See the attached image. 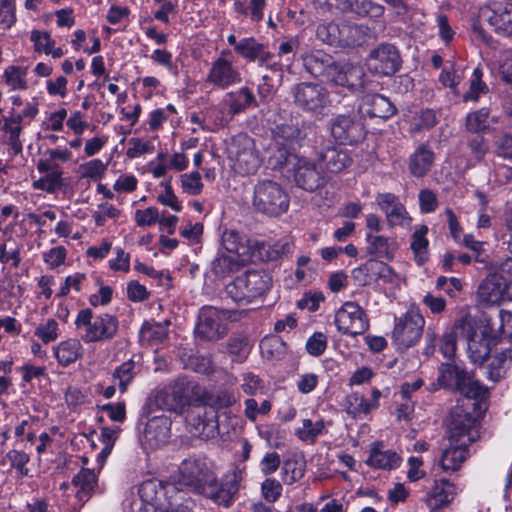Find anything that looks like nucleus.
Returning <instances> with one entry per match:
<instances>
[{
  "label": "nucleus",
  "instance_id": "obj_1",
  "mask_svg": "<svg viewBox=\"0 0 512 512\" xmlns=\"http://www.w3.org/2000/svg\"><path fill=\"white\" fill-rule=\"evenodd\" d=\"M201 401L203 407L197 413H191L187 417V423L194 436L208 440L219 434L218 412L232 407L237 402V398L232 391L216 389L205 391Z\"/></svg>",
  "mask_w": 512,
  "mask_h": 512
},
{
  "label": "nucleus",
  "instance_id": "obj_2",
  "mask_svg": "<svg viewBox=\"0 0 512 512\" xmlns=\"http://www.w3.org/2000/svg\"><path fill=\"white\" fill-rule=\"evenodd\" d=\"M307 71L315 77L356 90L363 87L364 70L354 63L337 64L332 56L322 51H315L303 59Z\"/></svg>",
  "mask_w": 512,
  "mask_h": 512
},
{
  "label": "nucleus",
  "instance_id": "obj_3",
  "mask_svg": "<svg viewBox=\"0 0 512 512\" xmlns=\"http://www.w3.org/2000/svg\"><path fill=\"white\" fill-rule=\"evenodd\" d=\"M472 417L457 415L449 427V446L441 454L440 466L444 471H456L468 456L467 443L472 440Z\"/></svg>",
  "mask_w": 512,
  "mask_h": 512
},
{
  "label": "nucleus",
  "instance_id": "obj_4",
  "mask_svg": "<svg viewBox=\"0 0 512 512\" xmlns=\"http://www.w3.org/2000/svg\"><path fill=\"white\" fill-rule=\"evenodd\" d=\"M74 324L84 343L110 341L119 329L116 316L109 313L94 316L89 308L81 309L77 313Z\"/></svg>",
  "mask_w": 512,
  "mask_h": 512
},
{
  "label": "nucleus",
  "instance_id": "obj_5",
  "mask_svg": "<svg viewBox=\"0 0 512 512\" xmlns=\"http://www.w3.org/2000/svg\"><path fill=\"white\" fill-rule=\"evenodd\" d=\"M179 483L198 493H207L217 484L213 463L204 457H190L179 466Z\"/></svg>",
  "mask_w": 512,
  "mask_h": 512
},
{
  "label": "nucleus",
  "instance_id": "obj_6",
  "mask_svg": "<svg viewBox=\"0 0 512 512\" xmlns=\"http://www.w3.org/2000/svg\"><path fill=\"white\" fill-rule=\"evenodd\" d=\"M272 279L262 270H251L227 284V294L238 303H250L262 297L270 288Z\"/></svg>",
  "mask_w": 512,
  "mask_h": 512
},
{
  "label": "nucleus",
  "instance_id": "obj_7",
  "mask_svg": "<svg viewBox=\"0 0 512 512\" xmlns=\"http://www.w3.org/2000/svg\"><path fill=\"white\" fill-rule=\"evenodd\" d=\"M252 204L263 214L278 216L287 211L289 198L279 183L261 180L254 186Z\"/></svg>",
  "mask_w": 512,
  "mask_h": 512
},
{
  "label": "nucleus",
  "instance_id": "obj_8",
  "mask_svg": "<svg viewBox=\"0 0 512 512\" xmlns=\"http://www.w3.org/2000/svg\"><path fill=\"white\" fill-rule=\"evenodd\" d=\"M294 102L297 107L315 117H323L330 106L327 89L312 82H302L293 88Z\"/></svg>",
  "mask_w": 512,
  "mask_h": 512
},
{
  "label": "nucleus",
  "instance_id": "obj_9",
  "mask_svg": "<svg viewBox=\"0 0 512 512\" xmlns=\"http://www.w3.org/2000/svg\"><path fill=\"white\" fill-rule=\"evenodd\" d=\"M425 319L418 307L411 306L397 321L392 338L400 349L414 346L421 338Z\"/></svg>",
  "mask_w": 512,
  "mask_h": 512
},
{
  "label": "nucleus",
  "instance_id": "obj_10",
  "mask_svg": "<svg viewBox=\"0 0 512 512\" xmlns=\"http://www.w3.org/2000/svg\"><path fill=\"white\" fill-rule=\"evenodd\" d=\"M276 163L291 166L296 184L307 191H313L323 183L321 174L312 162L289 153L287 149L280 150Z\"/></svg>",
  "mask_w": 512,
  "mask_h": 512
},
{
  "label": "nucleus",
  "instance_id": "obj_11",
  "mask_svg": "<svg viewBox=\"0 0 512 512\" xmlns=\"http://www.w3.org/2000/svg\"><path fill=\"white\" fill-rule=\"evenodd\" d=\"M232 52L224 49L211 63L206 77V83L214 88L225 90L240 84L242 76L239 69L231 60Z\"/></svg>",
  "mask_w": 512,
  "mask_h": 512
},
{
  "label": "nucleus",
  "instance_id": "obj_12",
  "mask_svg": "<svg viewBox=\"0 0 512 512\" xmlns=\"http://www.w3.org/2000/svg\"><path fill=\"white\" fill-rule=\"evenodd\" d=\"M227 151L233 169L239 174L255 173L260 166V158L254 142L248 136H238L233 139Z\"/></svg>",
  "mask_w": 512,
  "mask_h": 512
},
{
  "label": "nucleus",
  "instance_id": "obj_13",
  "mask_svg": "<svg viewBox=\"0 0 512 512\" xmlns=\"http://www.w3.org/2000/svg\"><path fill=\"white\" fill-rule=\"evenodd\" d=\"M334 323L339 333L352 337L365 333L369 328L365 311L353 301L345 302L336 311Z\"/></svg>",
  "mask_w": 512,
  "mask_h": 512
},
{
  "label": "nucleus",
  "instance_id": "obj_14",
  "mask_svg": "<svg viewBox=\"0 0 512 512\" xmlns=\"http://www.w3.org/2000/svg\"><path fill=\"white\" fill-rule=\"evenodd\" d=\"M228 318L227 311L211 306L203 307L199 312L196 334L205 340H218L226 332Z\"/></svg>",
  "mask_w": 512,
  "mask_h": 512
},
{
  "label": "nucleus",
  "instance_id": "obj_15",
  "mask_svg": "<svg viewBox=\"0 0 512 512\" xmlns=\"http://www.w3.org/2000/svg\"><path fill=\"white\" fill-rule=\"evenodd\" d=\"M138 494L140 503H135L138 506L135 512H174L170 510L165 488L159 481H144L138 489Z\"/></svg>",
  "mask_w": 512,
  "mask_h": 512
},
{
  "label": "nucleus",
  "instance_id": "obj_16",
  "mask_svg": "<svg viewBox=\"0 0 512 512\" xmlns=\"http://www.w3.org/2000/svg\"><path fill=\"white\" fill-rule=\"evenodd\" d=\"M471 330L464 333L469 357L474 363H483L490 355L493 339L487 327H478L475 319L469 315Z\"/></svg>",
  "mask_w": 512,
  "mask_h": 512
},
{
  "label": "nucleus",
  "instance_id": "obj_17",
  "mask_svg": "<svg viewBox=\"0 0 512 512\" xmlns=\"http://www.w3.org/2000/svg\"><path fill=\"white\" fill-rule=\"evenodd\" d=\"M479 302L485 305L499 304L504 300L512 299L510 284L498 272L490 273L479 285L477 291Z\"/></svg>",
  "mask_w": 512,
  "mask_h": 512
},
{
  "label": "nucleus",
  "instance_id": "obj_18",
  "mask_svg": "<svg viewBox=\"0 0 512 512\" xmlns=\"http://www.w3.org/2000/svg\"><path fill=\"white\" fill-rule=\"evenodd\" d=\"M331 134L341 144H354L365 137V128L360 119L354 115H337L331 123Z\"/></svg>",
  "mask_w": 512,
  "mask_h": 512
},
{
  "label": "nucleus",
  "instance_id": "obj_19",
  "mask_svg": "<svg viewBox=\"0 0 512 512\" xmlns=\"http://www.w3.org/2000/svg\"><path fill=\"white\" fill-rule=\"evenodd\" d=\"M190 402V390L183 381L165 386L155 395L156 405L163 410L182 413Z\"/></svg>",
  "mask_w": 512,
  "mask_h": 512
},
{
  "label": "nucleus",
  "instance_id": "obj_20",
  "mask_svg": "<svg viewBox=\"0 0 512 512\" xmlns=\"http://www.w3.org/2000/svg\"><path fill=\"white\" fill-rule=\"evenodd\" d=\"M367 65L375 74L392 75L400 66L398 51L393 45H381L370 53Z\"/></svg>",
  "mask_w": 512,
  "mask_h": 512
},
{
  "label": "nucleus",
  "instance_id": "obj_21",
  "mask_svg": "<svg viewBox=\"0 0 512 512\" xmlns=\"http://www.w3.org/2000/svg\"><path fill=\"white\" fill-rule=\"evenodd\" d=\"M376 203L379 209L385 214L390 227L400 226L408 228L412 218L406 208L399 200V197L392 193H379L376 196Z\"/></svg>",
  "mask_w": 512,
  "mask_h": 512
},
{
  "label": "nucleus",
  "instance_id": "obj_22",
  "mask_svg": "<svg viewBox=\"0 0 512 512\" xmlns=\"http://www.w3.org/2000/svg\"><path fill=\"white\" fill-rule=\"evenodd\" d=\"M481 17L488 22L494 31L502 36H512V3L486 6L481 11Z\"/></svg>",
  "mask_w": 512,
  "mask_h": 512
},
{
  "label": "nucleus",
  "instance_id": "obj_23",
  "mask_svg": "<svg viewBox=\"0 0 512 512\" xmlns=\"http://www.w3.org/2000/svg\"><path fill=\"white\" fill-rule=\"evenodd\" d=\"M366 253L375 259L392 261L399 249V243L395 237L366 233Z\"/></svg>",
  "mask_w": 512,
  "mask_h": 512
},
{
  "label": "nucleus",
  "instance_id": "obj_24",
  "mask_svg": "<svg viewBox=\"0 0 512 512\" xmlns=\"http://www.w3.org/2000/svg\"><path fill=\"white\" fill-rule=\"evenodd\" d=\"M171 436V421L166 416H156L148 420L143 434L144 442L151 449L168 443Z\"/></svg>",
  "mask_w": 512,
  "mask_h": 512
},
{
  "label": "nucleus",
  "instance_id": "obj_25",
  "mask_svg": "<svg viewBox=\"0 0 512 512\" xmlns=\"http://www.w3.org/2000/svg\"><path fill=\"white\" fill-rule=\"evenodd\" d=\"M236 52L248 61H257L260 66H265L273 70H278L276 64H271L272 55L265 50L263 44L259 43L253 37L242 38L239 40V45L236 47Z\"/></svg>",
  "mask_w": 512,
  "mask_h": 512
},
{
  "label": "nucleus",
  "instance_id": "obj_26",
  "mask_svg": "<svg viewBox=\"0 0 512 512\" xmlns=\"http://www.w3.org/2000/svg\"><path fill=\"white\" fill-rule=\"evenodd\" d=\"M395 107L388 98L380 94L365 95L359 105L362 116L387 119L395 114Z\"/></svg>",
  "mask_w": 512,
  "mask_h": 512
},
{
  "label": "nucleus",
  "instance_id": "obj_27",
  "mask_svg": "<svg viewBox=\"0 0 512 512\" xmlns=\"http://www.w3.org/2000/svg\"><path fill=\"white\" fill-rule=\"evenodd\" d=\"M457 494V487L448 480L435 481L426 497V504L430 510H438L449 505Z\"/></svg>",
  "mask_w": 512,
  "mask_h": 512
},
{
  "label": "nucleus",
  "instance_id": "obj_28",
  "mask_svg": "<svg viewBox=\"0 0 512 512\" xmlns=\"http://www.w3.org/2000/svg\"><path fill=\"white\" fill-rule=\"evenodd\" d=\"M470 330L471 324L469 322V314H466L454 323L450 332L443 335L440 343V351L444 357L448 359L454 357L456 353L457 340H464V333L467 334Z\"/></svg>",
  "mask_w": 512,
  "mask_h": 512
},
{
  "label": "nucleus",
  "instance_id": "obj_29",
  "mask_svg": "<svg viewBox=\"0 0 512 512\" xmlns=\"http://www.w3.org/2000/svg\"><path fill=\"white\" fill-rule=\"evenodd\" d=\"M223 105L228 109L230 119L255 105L256 99L253 92L247 87H241L236 91L227 93L222 101Z\"/></svg>",
  "mask_w": 512,
  "mask_h": 512
},
{
  "label": "nucleus",
  "instance_id": "obj_30",
  "mask_svg": "<svg viewBox=\"0 0 512 512\" xmlns=\"http://www.w3.org/2000/svg\"><path fill=\"white\" fill-rule=\"evenodd\" d=\"M330 6L336 7L343 12H353L361 16H380L383 12L382 6L370 0H327Z\"/></svg>",
  "mask_w": 512,
  "mask_h": 512
},
{
  "label": "nucleus",
  "instance_id": "obj_31",
  "mask_svg": "<svg viewBox=\"0 0 512 512\" xmlns=\"http://www.w3.org/2000/svg\"><path fill=\"white\" fill-rule=\"evenodd\" d=\"M3 122L4 143L8 146L9 155L16 156L23 150L20 139L22 124L19 122V117H11L10 115L4 117Z\"/></svg>",
  "mask_w": 512,
  "mask_h": 512
},
{
  "label": "nucleus",
  "instance_id": "obj_32",
  "mask_svg": "<svg viewBox=\"0 0 512 512\" xmlns=\"http://www.w3.org/2000/svg\"><path fill=\"white\" fill-rule=\"evenodd\" d=\"M434 162V153L427 145L419 146L409 157L408 168L414 177H424Z\"/></svg>",
  "mask_w": 512,
  "mask_h": 512
},
{
  "label": "nucleus",
  "instance_id": "obj_33",
  "mask_svg": "<svg viewBox=\"0 0 512 512\" xmlns=\"http://www.w3.org/2000/svg\"><path fill=\"white\" fill-rule=\"evenodd\" d=\"M320 159L326 169L332 173L343 171L352 162L347 150L340 146L327 147L322 151Z\"/></svg>",
  "mask_w": 512,
  "mask_h": 512
},
{
  "label": "nucleus",
  "instance_id": "obj_34",
  "mask_svg": "<svg viewBox=\"0 0 512 512\" xmlns=\"http://www.w3.org/2000/svg\"><path fill=\"white\" fill-rule=\"evenodd\" d=\"M401 457L392 450H384L380 444H374L367 459V464L374 468L391 470L400 466Z\"/></svg>",
  "mask_w": 512,
  "mask_h": 512
},
{
  "label": "nucleus",
  "instance_id": "obj_35",
  "mask_svg": "<svg viewBox=\"0 0 512 512\" xmlns=\"http://www.w3.org/2000/svg\"><path fill=\"white\" fill-rule=\"evenodd\" d=\"M82 350L83 347L80 340L75 338L61 341L53 348L59 365L63 367L76 362L82 356Z\"/></svg>",
  "mask_w": 512,
  "mask_h": 512
},
{
  "label": "nucleus",
  "instance_id": "obj_36",
  "mask_svg": "<svg viewBox=\"0 0 512 512\" xmlns=\"http://www.w3.org/2000/svg\"><path fill=\"white\" fill-rule=\"evenodd\" d=\"M327 432V423L322 418L303 419L301 425L295 428V435L303 442L313 444L317 438Z\"/></svg>",
  "mask_w": 512,
  "mask_h": 512
},
{
  "label": "nucleus",
  "instance_id": "obj_37",
  "mask_svg": "<svg viewBox=\"0 0 512 512\" xmlns=\"http://www.w3.org/2000/svg\"><path fill=\"white\" fill-rule=\"evenodd\" d=\"M341 46H360L370 38L368 27L353 23H342Z\"/></svg>",
  "mask_w": 512,
  "mask_h": 512
},
{
  "label": "nucleus",
  "instance_id": "obj_38",
  "mask_svg": "<svg viewBox=\"0 0 512 512\" xmlns=\"http://www.w3.org/2000/svg\"><path fill=\"white\" fill-rule=\"evenodd\" d=\"M44 158L40 159L37 163V170L39 172H45L50 170H58L59 163L69 162L73 154L67 148H54L48 149L44 153Z\"/></svg>",
  "mask_w": 512,
  "mask_h": 512
},
{
  "label": "nucleus",
  "instance_id": "obj_39",
  "mask_svg": "<svg viewBox=\"0 0 512 512\" xmlns=\"http://www.w3.org/2000/svg\"><path fill=\"white\" fill-rule=\"evenodd\" d=\"M73 485L76 487V497L80 501H86L91 496L94 490L97 479L95 473L90 469H81L72 480Z\"/></svg>",
  "mask_w": 512,
  "mask_h": 512
},
{
  "label": "nucleus",
  "instance_id": "obj_40",
  "mask_svg": "<svg viewBox=\"0 0 512 512\" xmlns=\"http://www.w3.org/2000/svg\"><path fill=\"white\" fill-rule=\"evenodd\" d=\"M169 322H145L140 329V340L149 345L163 342L168 336Z\"/></svg>",
  "mask_w": 512,
  "mask_h": 512
},
{
  "label": "nucleus",
  "instance_id": "obj_41",
  "mask_svg": "<svg viewBox=\"0 0 512 512\" xmlns=\"http://www.w3.org/2000/svg\"><path fill=\"white\" fill-rule=\"evenodd\" d=\"M428 227L426 225L418 226L413 235L410 248L414 254V259L418 265H422L428 259V240L426 235Z\"/></svg>",
  "mask_w": 512,
  "mask_h": 512
},
{
  "label": "nucleus",
  "instance_id": "obj_42",
  "mask_svg": "<svg viewBox=\"0 0 512 512\" xmlns=\"http://www.w3.org/2000/svg\"><path fill=\"white\" fill-rule=\"evenodd\" d=\"M345 411L358 418L368 415L372 410H375V403H368L363 395L358 392H353L346 396L344 401Z\"/></svg>",
  "mask_w": 512,
  "mask_h": 512
},
{
  "label": "nucleus",
  "instance_id": "obj_43",
  "mask_svg": "<svg viewBox=\"0 0 512 512\" xmlns=\"http://www.w3.org/2000/svg\"><path fill=\"white\" fill-rule=\"evenodd\" d=\"M132 362H125L121 366H119L113 373V381L114 384L108 386L104 390V396L106 398H111L115 394V387L118 386L121 392H125L128 384L132 381V370H133Z\"/></svg>",
  "mask_w": 512,
  "mask_h": 512
},
{
  "label": "nucleus",
  "instance_id": "obj_44",
  "mask_svg": "<svg viewBox=\"0 0 512 512\" xmlns=\"http://www.w3.org/2000/svg\"><path fill=\"white\" fill-rule=\"evenodd\" d=\"M466 374L458 366L446 363L439 370L438 383L441 387L457 388Z\"/></svg>",
  "mask_w": 512,
  "mask_h": 512
},
{
  "label": "nucleus",
  "instance_id": "obj_45",
  "mask_svg": "<svg viewBox=\"0 0 512 512\" xmlns=\"http://www.w3.org/2000/svg\"><path fill=\"white\" fill-rule=\"evenodd\" d=\"M241 262L238 254L222 253L213 261L212 270L217 276L224 277L238 270Z\"/></svg>",
  "mask_w": 512,
  "mask_h": 512
},
{
  "label": "nucleus",
  "instance_id": "obj_46",
  "mask_svg": "<svg viewBox=\"0 0 512 512\" xmlns=\"http://www.w3.org/2000/svg\"><path fill=\"white\" fill-rule=\"evenodd\" d=\"M482 77V70L479 67L475 68L470 78L469 89L463 94L464 102H476L479 100L481 95L488 93L489 88L487 84L482 81Z\"/></svg>",
  "mask_w": 512,
  "mask_h": 512
},
{
  "label": "nucleus",
  "instance_id": "obj_47",
  "mask_svg": "<svg viewBox=\"0 0 512 512\" xmlns=\"http://www.w3.org/2000/svg\"><path fill=\"white\" fill-rule=\"evenodd\" d=\"M370 271L373 275V280H382L394 286H399L401 277L394 271V269L383 261L371 260Z\"/></svg>",
  "mask_w": 512,
  "mask_h": 512
},
{
  "label": "nucleus",
  "instance_id": "obj_48",
  "mask_svg": "<svg viewBox=\"0 0 512 512\" xmlns=\"http://www.w3.org/2000/svg\"><path fill=\"white\" fill-rule=\"evenodd\" d=\"M108 168V162H103L99 158L91 159L79 166L80 177L92 181H98L103 178Z\"/></svg>",
  "mask_w": 512,
  "mask_h": 512
},
{
  "label": "nucleus",
  "instance_id": "obj_49",
  "mask_svg": "<svg viewBox=\"0 0 512 512\" xmlns=\"http://www.w3.org/2000/svg\"><path fill=\"white\" fill-rule=\"evenodd\" d=\"M461 394L467 398L483 400L488 395V390L474 380L468 373L456 388Z\"/></svg>",
  "mask_w": 512,
  "mask_h": 512
},
{
  "label": "nucleus",
  "instance_id": "obj_50",
  "mask_svg": "<svg viewBox=\"0 0 512 512\" xmlns=\"http://www.w3.org/2000/svg\"><path fill=\"white\" fill-rule=\"evenodd\" d=\"M27 68L20 66H8L4 70V78L12 90H25L28 87Z\"/></svg>",
  "mask_w": 512,
  "mask_h": 512
},
{
  "label": "nucleus",
  "instance_id": "obj_51",
  "mask_svg": "<svg viewBox=\"0 0 512 512\" xmlns=\"http://www.w3.org/2000/svg\"><path fill=\"white\" fill-rule=\"evenodd\" d=\"M466 128L473 133L484 132L489 128V110L481 108L466 117Z\"/></svg>",
  "mask_w": 512,
  "mask_h": 512
},
{
  "label": "nucleus",
  "instance_id": "obj_52",
  "mask_svg": "<svg viewBox=\"0 0 512 512\" xmlns=\"http://www.w3.org/2000/svg\"><path fill=\"white\" fill-rule=\"evenodd\" d=\"M45 176L35 180L32 184L37 190L54 193L62 185V173L59 170L45 171Z\"/></svg>",
  "mask_w": 512,
  "mask_h": 512
},
{
  "label": "nucleus",
  "instance_id": "obj_53",
  "mask_svg": "<svg viewBox=\"0 0 512 512\" xmlns=\"http://www.w3.org/2000/svg\"><path fill=\"white\" fill-rule=\"evenodd\" d=\"M6 458L9 460L10 466L16 470L18 477L29 476L30 470L27 464L30 461V457L27 453L13 449L6 454Z\"/></svg>",
  "mask_w": 512,
  "mask_h": 512
},
{
  "label": "nucleus",
  "instance_id": "obj_54",
  "mask_svg": "<svg viewBox=\"0 0 512 512\" xmlns=\"http://www.w3.org/2000/svg\"><path fill=\"white\" fill-rule=\"evenodd\" d=\"M181 187L184 193L188 195H199L203 189L201 175L198 171H192L180 176Z\"/></svg>",
  "mask_w": 512,
  "mask_h": 512
},
{
  "label": "nucleus",
  "instance_id": "obj_55",
  "mask_svg": "<svg viewBox=\"0 0 512 512\" xmlns=\"http://www.w3.org/2000/svg\"><path fill=\"white\" fill-rule=\"evenodd\" d=\"M342 23H328L319 25L317 28V35L323 41L330 45H340Z\"/></svg>",
  "mask_w": 512,
  "mask_h": 512
},
{
  "label": "nucleus",
  "instance_id": "obj_56",
  "mask_svg": "<svg viewBox=\"0 0 512 512\" xmlns=\"http://www.w3.org/2000/svg\"><path fill=\"white\" fill-rule=\"evenodd\" d=\"M35 335L45 344L55 341L59 336L57 321L49 318L39 324L35 329Z\"/></svg>",
  "mask_w": 512,
  "mask_h": 512
},
{
  "label": "nucleus",
  "instance_id": "obj_57",
  "mask_svg": "<svg viewBox=\"0 0 512 512\" xmlns=\"http://www.w3.org/2000/svg\"><path fill=\"white\" fill-rule=\"evenodd\" d=\"M461 80L462 72L459 69H456L453 65L445 67L439 76V81L441 84L450 88L455 94L458 93V85Z\"/></svg>",
  "mask_w": 512,
  "mask_h": 512
},
{
  "label": "nucleus",
  "instance_id": "obj_58",
  "mask_svg": "<svg viewBox=\"0 0 512 512\" xmlns=\"http://www.w3.org/2000/svg\"><path fill=\"white\" fill-rule=\"evenodd\" d=\"M154 150V145L151 141H144L140 138H131L129 140V147L127 148L126 155L130 159H135L146 153H151Z\"/></svg>",
  "mask_w": 512,
  "mask_h": 512
},
{
  "label": "nucleus",
  "instance_id": "obj_59",
  "mask_svg": "<svg viewBox=\"0 0 512 512\" xmlns=\"http://www.w3.org/2000/svg\"><path fill=\"white\" fill-rule=\"evenodd\" d=\"M30 40L33 42L36 52H43L45 54H47V51L55 45V41L52 39L51 34L47 31H32Z\"/></svg>",
  "mask_w": 512,
  "mask_h": 512
},
{
  "label": "nucleus",
  "instance_id": "obj_60",
  "mask_svg": "<svg viewBox=\"0 0 512 512\" xmlns=\"http://www.w3.org/2000/svg\"><path fill=\"white\" fill-rule=\"evenodd\" d=\"M261 494L266 501L274 503L282 494V485L276 479L267 478L261 485Z\"/></svg>",
  "mask_w": 512,
  "mask_h": 512
},
{
  "label": "nucleus",
  "instance_id": "obj_61",
  "mask_svg": "<svg viewBox=\"0 0 512 512\" xmlns=\"http://www.w3.org/2000/svg\"><path fill=\"white\" fill-rule=\"evenodd\" d=\"M134 220L139 227H150L158 222L159 211L156 207H148L144 210H136L134 214Z\"/></svg>",
  "mask_w": 512,
  "mask_h": 512
},
{
  "label": "nucleus",
  "instance_id": "obj_62",
  "mask_svg": "<svg viewBox=\"0 0 512 512\" xmlns=\"http://www.w3.org/2000/svg\"><path fill=\"white\" fill-rule=\"evenodd\" d=\"M223 246L227 254H238L241 255V250L245 247L241 244V237L236 231H226L222 237Z\"/></svg>",
  "mask_w": 512,
  "mask_h": 512
},
{
  "label": "nucleus",
  "instance_id": "obj_63",
  "mask_svg": "<svg viewBox=\"0 0 512 512\" xmlns=\"http://www.w3.org/2000/svg\"><path fill=\"white\" fill-rule=\"evenodd\" d=\"M327 347V337L321 333L316 332L310 336L306 343V350L312 356H319L324 353Z\"/></svg>",
  "mask_w": 512,
  "mask_h": 512
},
{
  "label": "nucleus",
  "instance_id": "obj_64",
  "mask_svg": "<svg viewBox=\"0 0 512 512\" xmlns=\"http://www.w3.org/2000/svg\"><path fill=\"white\" fill-rule=\"evenodd\" d=\"M498 70L505 82L512 83V50L501 53L498 60Z\"/></svg>",
  "mask_w": 512,
  "mask_h": 512
}]
</instances>
